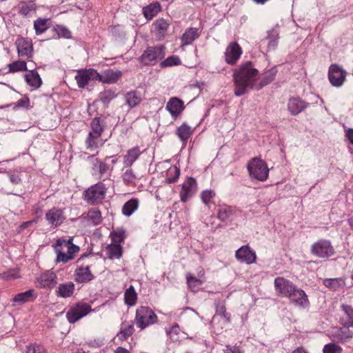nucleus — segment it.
I'll return each mask as SVG.
<instances>
[{
    "label": "nucleus",
    "instance_id": "obj_1",
    "mask_svg": "<svg viewBox=\"0 0 353 353\" xmlns=\"http://www.w3.org/2000/svg\"><path fill=\"white\" fill-rule=\"evenodd\" d=\"M258 74L259 70L254 68L252 62L243 63L233 74L234 94L240 97L245 94L248 88L255 89L256 85L254 82Z\"/></svg>",
    "mask_w": 353,
    "mask_h": 353
},
{
    "label": "nucleus",
    "instance_id": "obj_2",
    "mask_svg": "<svg viewBox=\"0 0 353 353\" xmlns=\"http://www.w3.org/2000/svg\"><path fill=\"white\" fill-rule=\"evenodd\" d=\"M106 191L105 185L102 182H98L83 191V200L90 205H97L105 199Z\"/></svg>",
    "mask_w": 353,
    "mask_h": 353
},
{
    "label": "nucleus",
    "instance_id": "obj_3",
    "mask_svg": "<svg viewBox=\"0 0 353 353\" xmlns=\"http://www.w3.org/2000/svg\"><path fill=\"white\" fill-rule=\"evenodd\" d=\"M248 170L250 176L259 181H264L268 176L269 169L266 163L256 157L248 163Z\"/></svg>",
    "mask_w": 353,
    "mask_h": 353
},
{
    "label": "nucleus",
    "instance_id": "obj_4",
    "mask_svg": "<svg viewBox=\"0 0 353 353\" xmlns=\"http://www.w3.org/2000/svg\"><path fill=\"white\" fill-rule=\"evenodd\" d=\"M157 321V316L148 307L141 306L137 309L134 322L138 327L143 330Z\"/></svg>",
    "mask_w": 353,
    "mask_h": 353
},
{
    "label": "nucleus",
    "instance_id": "obj_5",
    "mask_svg": "<svg viewBox=\"0 0 353 353\" xmlns=\"http://www.w3.org/2000/svg\"><path fill=\"white\" fill-rule=\"evenodd\" d=\"M310 252L315 256L325 259L333 256L335 251L330 241L320 239L311 245Z\"/></svg>",
    "mask_w": 353,
    "mask_h": 353
},
{
    "label": "nucleus",
    "instance_id": "obj_6",
    "mask_svg": "<svg viewBox=\"0 0 353 353\" xmlns=\"http://www.w3.org/2000/svg\"><path fill=\"white\" fill-rule=\"evenodd\" d=\"M91 311V306L85 303L79 302L71 307L66 313L69 323H74Z\"/></svg>",
    "mask_w": 353,
    "mask_h": 353
},
{
    "label": "nucleus",
    "instance_id": "obj_7",
    "mask_svg": "<svg viewBox=\"0 0 353 353\" xmlns=\"http://www.w3.org/2000/svg\"><path fill=\"white\" fill-rule=\"evenodd\" d=\"M347 72L342 66L332 63L328 70V79L334 87H341L346 79Z\"/></svg>",
    "mask_w": 353,
    "mask_h": 353
},
{
    "label": "nucleus",
    "instance_id": "obj_8",
    "mask_svg": "<svg viewBox=\"0 0 353 353\" xmlns=\"http://www.w3.org/2000/svg\"><path fill=\"white\" fill-rule=\"evenodd\" d=\"M163 57V51L160 46H150L140 57V61L145 65H154L159 59Z\"/></svg>",
    "mask_w": 353,
    "mask_h": 353
},
{
    "label": "nucleus",
    "instance_id": "obj_9",
    "mask_svg": "<svg viewBox=\"0 0 353 353\" xmlns=\"http://www.w3.org/2000/svg\"><path fill=\"white\" fill-rule=\"evenodd\" d=\"M197 183L196 179L193 177H188L182 185L180 191V198L183 203L191 198L196 192Z\"/></svg>",
    "mask_w": 353,
    "mask_h": 353
},
{
    "label": "nucleus",
    "instance_id": "obj_10",
    "mask_svg": "<svg viewBox=\"0 0 353 353\" xmlns=\"http://www.w3.org/2000/svg\"><path fill=\"white\" fill-rule=\"evenodd\" d=\"M295 285L288 279L283 277H276L274 279V287L278 294L284 296L289 297L292 290H294Z\"/></svg>",
    "mask_w": 353,
    "mask_h": 353
},
{
    "label": "nucleus",
    "instance_id": "obj_11",
    "mask_svg": "<svg viewBox=\"0 0 353 353\" xmlns=\"http://www.w3.org/2000/svg\"><path fill=\"white\" fill-rule=\"evenodd\" d=\"M236 259L241 263L252 264L256 261L255 252L249 245H243L235 253Z\"/></svg>",
    "mask_w": 353,
    "mask_h": 353
},
{
    "label": "nucleus",
    "instance_id": "obj_12",
    "mask_svg": "<svg viewBox=\"0 0 353 353\" xmlns=\"http://www.w3.org/2000/svg\"><path fill=\"white\" fill-rule=\"evenodd\" d=\"M75 79L78 86L83 88L90 81H97V71L94 69L79 70Z\"/></svg>",
    "mask_w": 353,
    "mask_h": 353
},
{
    "label": "nucleus",
    "instance_id": "obj_13",
    "mask_svg": "<svg viewBox=\"0 0 353 353\" xmlns=\"http://www.w3.org/2000/svg\"><path fill=\"white\" fill-rule=\"evenodd\" d=\"M288 299L296 306L306 307L310 305V301L305 292L296 286H295L294 290H292Z\"/></svg>",
    "mask_w": 353,
    "mask_h": 353
},
{
    "label": "nucleus",
    "instance_id": "obj_14",
    "mask_svg": "<svg viewBox=\"0 0 353 353\" xmlns=\"http://www.w3.org/2000/svg\"><path fill=\"white\" fill-rule=\"evenodd\" d=\"M165 109L174 119H176L185 109L184 103L176 97H171L166 104Z\"/></svg>",
    "mask_w": 353,
    "mask_h": 353
},
{
    "label": "nucleus",
    "instance_id": "obj_15",
    "mask_svg": "<svg viewBox=\"0 0 353 353\" xmlns=\"http://www.w3.org/2000/svg\"><path fill=\"white\" fill-rule=\"evenodd\" d=\"M63 212L57 208H52L46 214V219L51 227L56 228L60 225L65 220Z\"/></svg>",
    "mask_w": 353,
    "mask_h": 353
},
{
    "label": "nucleus",
    "instance_id": "obj_16",
    "mask_svg": "<svg viewBox=\"0 0 353 353\" xmlns=\"http://www.w3.org/2000/svg\"><path fill=\"white\" fill-rule=\"evenodd\" d=\"M121 76L122 73L121 71L108 69L101 74L97 72V81H101L103 83H114L121 77Z\"/></svg>",
    "mask_w": 353,
    "mask_h": 353
},
{
    "label": "nucleus",
    "instance_id": "obj_17",
    "mask_svg": "<svg viewBox=\"0 0 353 353\" xmlns=\"http://www.w3.org/2000/svg\"><path fill=\"white\" fill-rule=\"evenodd\" d=\"M57 276L52 271H46L41 274L38 278L37 281L40 288H52L57 284Z\"/></svg>",
    "mask_w": 353,
    "mask_h": 353
},
{
    "label": "nucleus",
    "instance_id": "obj_18",
    "mask_svg": "<svg viewBox=\"0 0 353 353\" xmlns=\"http://www.w3.org/2000/svg\"><path fill=\"white\" fill-rule=\"evenodd\" d=\"M309 103L299 97H292L288 101V110L292 115H297L307 108Z\"/></svg>",
    "mask_w": 353,
    "mask_h": 353
},
{
    "label": "nucleus",
    "instance_id": "obj_19",
    "mask_svg": "<svg viewBox=\"0 0 353 353\" xmlns=\"http://www.w3.org/2000/svg\"><path fill=\"white\" fill-rule=\"evenodd\" d=\"M74 279L77 283H83L91 281L94 279V275L90 271V266H81L74 271Z\"/></svg>",
    "mask_w": 353,
    "mask_h": 353
},
{
    "label": "nucleus",
    "instance_id": "obj_20",
    "mask_svg": "<svg viewBox=\"0 0 353 353\" xmlns=\"http://www.w3.org/2000/svg\"><path fill=\"white\" fill-rule=\"evenodd\" d=\"M242 49L240 46H228L225 52V61L230 65H234L242 54Z\"/></svg>",
    "mask_w": 353,
    "mask_h": 353
},
{
    "label": "nucleus",
    "instance_id": "obj_21",
    "mask_svg": "<svg viewBox=\"0 0 353 353\" xmlns=\"http://www.w3.org/2000/svg\"><path fill=\"white\" fill-rule=\"evenodd\" d=\"M37 298V294L34 290L30 289L24 292H21L16 294L12 299V301L15 303L16 305H23L28 302H31L35 300Z\"/></svg>",
    "mask_w": 353,
    "mask_h": 353
},
{
    "label": "nucleus",
    "instance_id": "obj_22",
    "mask_svg": "<svg viewBox=\"0 0 353 353\" xmlns=\"http://www.w3.org/2000/svg\"><path fill=\"white\" fill-rule=\"evenodd\" d=\"M19 13L26 17H32L37 12V6L34 1H23L19 3Z\"/></svg>",
    "mask_w": 353,
    "mask_h": 353
},
{
    "label": "nucleus",
    "instance_id": "obj_23",
    "mask_svg": "<svg viewBox=\"0 0 353 353\" xmlns=\"http://www.w3.org/2000/svg\"><path fill=\"white\" fill-rule=\"evenodd\" d=\"M343 314L341 316V323L345 327L353 326V307L343 304L341 306Z\"/></svg>",
    "mask_w": 353,
    "mask_h": 353
},
{
    "label": "nucleus",
    "instance_id": "obj_24",
    "mask_svg": "<svg viewBox=\"0 0 353 353\" xmlns=\"http://www.w3.org/2000/svg\"><path fill=\"white\" fill-rule=\"evenodd\" d=\"M141 154L139 147L136 146L128 150L123 156V167L130 168L133 163L139 159Z\"/></svg>",
    "mask_w": 353,
    "mask_h": 353
},
{
    "label": "nucleus",
    "instance_id": "obj_25",
    "mask_svg": "<svg viewBox=\"0 0 353 353\" xmlns=\"http://www.w3.org/2000/svg\"><path fill=\"white\" fill-rule=\"evenodd\" d=\"M124 98L126 104L130 108H134L139 105L143 100V95L140 91L137 90L128 92Z\"/></svg>",
    "mask_w": 353,
    "mask_h": 353
},
{
    "label": "nucleus",
    "instance_id": "obj_26",
    "mask_svg": "<svg viewBox=\"0 0 353 353\" xmlns=\"http://www.w3.org/2000/svg\"><path fill=\"white\" fill-rule=\"evenodd\" d=\"M75 290V285L72 281L59 284L56 290V295L58 297L68 298L72 296Z\"/></svg>",
    "mask_w": 353,
    "mask_h": 353
},
{
    "label": "nucleus",
    "instance_id": "obj_27",
    "mask_svg": "<svg viewBox=\"0 0 353 353\" xmlns=\"http://www.w3.org/2000/svg\"><path fill=\"white\" fill-rule=\"evenodd\" d=\"M134 321H125L121 324L120 331L117 334V337L121 341H125L130 337L134 332Z\"/></svg>",
    "mask_w": 353,
    "mask_h": 353
},
{
    "label": "nucleus",
    "instance_id": "obj_28",
    "mask_svg": "<svg viewBox=\"0 0 353 353\" xmlns=\"http://www.w3.org/2000/svg\"><path fill=\"white\" fill-rule=\"evenodd\" d=\"M169 26L168 21L163 18L157 19L153 23L156 35L159 39L165 37Z\"/></svg>",
    "mask_w": 353,
    "mask_h": 353
},
{
    "label": "nucleus",
    "instance_id": "obj_29",
    "mask_svg": "<svg viewBox=\"0 0 353 353\" xmlns=\"http://www.w3.org/2000/svg\"><path fill=\"white\" fill-rule=\"evenodd\" d=\"M101 136H97L89 132L85 141L86 148L90 151H94L103 145L101 139Z\"/></svg>",
    "mask_w": 353,
    "mask_h": 353
},
{
    "label": "nucleus",
    "instance_id": "obj_30",
    "mask_svg": "<svg viewBox=\"0 0 353 353\" xmlns=\"http://www.w3.org/2000/svg\"><path fill=\"white\" fill-rule=\"evenodd\" d=\"M276 73L277 70L275 68H272L263 73L259 83L256 85L255 90H260L273 81L275 79Z\"/></svg>",
    "mask_w": 353,
    "mask_h": 353
},
{
    "label": "nucleus",
    "instance_id": "obj_31",
    "mask_svg": "<svg viewBox=\"0 0 353 353\" xmlns=\"http://www.w3.org/2000/svg\"><path fill=\"white\" fill-rule=\"evenodd\" d=\"M25 79L28 84L34 89L39 88L42 83L39 74L34 70H30L28 73L26 74Z\"/></svg>",
    "mask_w": 353,
    "mask_h": 353
},
{
    "label": "nucleus",
    "instance_id": "obj_32",
    "mask_svg": "<svg viewBox=\"0 0 353 353\" xmlns=\"http://www.w3.org/2000/svg\"><path fill=\"white\" fill-rule=\"evenodd\" d=\"M161 10V4L159 2L151 3L143 8V14L146 19L151 20Z\"/></svg>",
    "mask_w": 353,
    "mask_h": 353
},
{
    "label": "nucleus",
    "instance_id": "obj_33",
    "mask_svg": "<svg viewBox=\"0 0 353 353\" xmlns=\"http://www.w3.org/2000/svg\"><path fill=\"white\" fill-rule=\"evenodd\" d=\"M192 132L193 131L191 128L186 123H183L181 125L177 128L176 134L184 144H186V142L190 137Z\"/></svg>",
    "mask_w": 353,
    "mask_h": 353
},
{
    "label": "nucleus",
    "instance_id": "obj_34",
    "mask_svg": "<svg viewBox=\"0 0 353 353\" xmlns=\"http://www.w3.org/2000/svg\"><path fill=\"white\" fill-rule=\"evenodd\" d=\"M50 19H43L39 17L34 21V29L37 35L45 32L50 27Z\"/></svg>",
    "mask_w": 353,
    "mask_h": 353
},
{
    "label": "nucleus",
    "instance_id": "obj_35",
    "mask_svg": "<svg viewBox=\"0 0 353 353\" xmlns=\"http://www.w3.org/2000/svg\"><path fill=\"white\" fill-rule=\"evenodd\" d=\"M139 201L137 198H133L124 203L122 208V212L126 216H131L138 208Z\"/></svg>",
    "mask_w": 353,
    "mask_h": 353
},
{
    "label": "nucleus",
    "instance_id": "obj_36",
    "mask_svg": "<svg viewBox=\"0 0 353 353\" xmlns=\"http://www.w3.org/2000/svg\"><path fill=\"white\" fill-rule=\"evenodd\" d=\"M234 210L228 205L221 206L218 209L217 217L218 219L224 222L231 219L234 214Z\"/></svg>",
    "mask_w": 353,
    "mask_h": 353
},
{
    "label": "nucleus",
    "instance_id": "obj_37",
    "mask_svg": "<svg viewBox=\"0 0 353 353\" xmlns=\"http://www.w3.org/2000/svg\"><path fill=\"white\" fill-rule=\"evenodd\" d=\"M122 252V247L120 244L112 243L106 248L108 257L110 259L121 258Z\"/></svg>",
    "mask_w": 353,
    "mask_h": 353
},
{
    "label": "nucleus",
    "instance_id": "obj_38",
    "mask_svg": "<svg viewBox=\"0 0 353 353\" xmlns=\"http://www.w3.org/2000/svg\"><path fill=\"white\" fill-rule=\"evenodd\" d=\"M199 37V29L196 28H190L185 30L181 37V40L183 44H191Z\"/></svg>",
    "mask_w": 353,
    "mask_h": 353
},
{
    "label": "nucleus",
    "instance_id": "obj_39",
    "mask_svg": "<svg viewBox=\"0 0 353 353\" xmlns=\"http://www.w3.org/2000/svg\"><path fill=\"white\" fill-rule=\"evenodd\" d=\"M91 130L89 132L97 136H101L104 131L103 121L101 117H94L90 123Z\"/></svg>",
    "mask_w": 353,
    "mask_h": 353
},
{
    "label": "nucleus",
    "instance_id": "obj_40",
    "mask_svg": "<svg viewBox=\"0 0 353 353\" xmlns=\"http://www.w3.org/2000/svg\"><path fill=\"white\" fill-rule=\"evenodd\" d=\"M117 96V94L115 90L112 89H105L99 93V100L103 104V105L107 107L110 101L116 98Z\"/></svg>",
    "mask_w": 353,
    "mask_h": 353
},
{
    "label": "nucleus",
    "instance_id": "obj_41",
    "mask_svg": "<svg viewBox=\"0 0 353 353\" xmlns=\"http://www.w3.org/2000/svg\"><path fill=\"white\" fill-rule=\"evenodd\" d=\"M216 314L224 319L226 323L231 322V315L226 312L225 304L223 301H219L215 304Z\"/></svg>",
    "mask_w": 353,
    "mask_h": 353
},
{
    "label": "nucleus",
    "instance_id": "obj_42",
    "mask_svg": "<svg viewBox=\"0 0 353 353\" xmlns=\"http://www.w3.org/2000/svg\"><path fill=\"white\" fill-rule=\"evenodd\" d=\"M125 303L128 306H133L136 304L137 294L132 285H130L124 293Z\"/></svg>",
    "mask_w": 353,
    "mask_h": 353
},
{
    "label": "nucleus",
    "instance_id": "obj_43",
    "mask_svg": "<svg viewBox=\"0 0 353 353\" xmlns=\"http://www.w3.org/2000/svg\"><path fill=\"white\" fill-rule=\"evenodd\" d=\"M167 177L165 181L167 183H172L177 181L180 175V169L176 166H171L166 171Z\"/></svg>",
    "mask_w": 353,
    "mask_h": 353
},
{
    "label": "nucleus",
    "instance_id": "obj_44",
    "mask_svg": "<svg viewBox=\"0 0 353 353\" xmlns=\"http://www.w3.org/2000/svg\"><path fill=\"white\" fill-rule=\"evenodd\" d=\"M92 169L99 172V177L101 178L109 170V166L99 159H94L92 163Z\"/></svg>",
    "mask_w": 353,
    "mask_h": 353
},
{
    "label": "nucleus",
    "instance_id": "obj_45",
    "mask_svg": "<svg viewBox=\"0 0 353 353\" xmlns=\"http://www.w3.org/2000/svg\"><path fill=\"white\" fill-rule=\"evenodd\" d=\"M122 179L125 185H131L135 184L137 176L134 171L130 168L123 174Z\"/></svg>",
    "mask_w": 353,
    "mask_h": 353
},
{
    "label": "nucleus",
    "instance_id": "obj_46",
    "mask_svg": "<svg viewBox=\"0 0 353 353\" xmlns=\"http://www.w3.org/2000/svg\"><path fill=\"white\" fill-rule=\"evenodd\" d=\"M33 46H17L19 56L30 59L32 56Z\"/></svg>",
    "mask_w": 353,
    "mask_h": 353
},
{
    "label": "nucleus",
    "instance_id": "obj_47",
    "mask_svg": "<svg viewBox=\"0 0 353 353\" xmlns=\"http://www.w3.org/2000/svg\"><path fill=\"white\" fill-rule=\"evenodd\" d=\"M186 279L187 284L192 291H195L203 283L201 280L192 276L190 274H187Z\"/></svg>",
    "mask_w": 353,
    "mask_h": 353
},
{
    "label": "nucleus",
    "instance_id": "obj_48",
    "mask_svg": "<svg viewBox=\"0 0 353 353\" xmlns=\"http://www.w3.org/2000/svg\"><path fill=\"white\" fill-rule=\"evenodd\" d=\"M10 72H17L27 70L26 62L17 61L8 65Z\"/></svg>",
    "mask_w": 353,
    "mask_h": 353
},
{
    "label": "nucleus",
    "instance_id": "obj_49",
    "mask_svg": "<svg viewBox=\"0 0 353 353\" xmlns=\"http://www.w3.org/2000/svg\"><path fill=\"white\" fill-rule=\"evenodd\" d=\"M181 61L177 56H170L160 63L161 68L171 67L180 65Z\"/></svg>",
    "mask_w": 353,
    "mask_h": 353
},
{
    "label": "nucleus",
    "instance_id": "obj_50",
    "mask_svg": "<svg viewBox=\"0 0 353 353\" xmlns=\"http://www.w3.org/2000/svg\"><path fill=\"white\" fill-rule=\"evenodd\" d=\"M26 353H47V351L41 344L31 343L26 346Z\"/></svg>",
    "mask_w": 353,
    "mask_h": 353
},
{
    "label": "nucleus",
    "instance_id": "obj_51",
    "mask_svg": "<svg viewBox=\"0 0 353 353\" xmlns=\"http://www.w3.org/2000/svg\"><path fill=\"white\" fill-rule=\"evenodd\" d=\"M342 280L339 278L326 279L323 281V284L333 290H336L341 285Z\"/></svg>",
    "mask_w": 353,
    "mask_h": 353
},
{
    "label": "nucleus",
    "instance_id": "obj_52",
    "mask_svg": "<svg viewBox=\"0 0 353 353\" xmlns=\"http://www.w3.org/2000/svg\"><path fill=\"white\" fill-rule=\"evenodd\" d=\"M57 252V262L67 263L70 260L74 259L73 256H70L68 254V252H63L61 250L59 249V247L54 246Z\"/></svg>",
    "mask_w": 353,
    "mask_h": 353
},
{
    "label": "nucleus",
    "instance_id": "obj_53",
    "mask_svg": "<svg viewBox=\"0 0 353 353\" xmlns=\"http://www.w3.org/2000/svg\"><path fill=\"white\" fill-rule=\"evenodd\" d=\"M112 241L113 243L120 244L124 241L125 231L123 230H118L111 233Z\"/></svg>",
    "mask_w": 353,
    "mask_h": 353
},
{
    "label": "nucleus",
    "instance_id": "obj_54",
    "mask_svg": "<svg viewBox=\"0 0 353 353\" xmlns=\"http://www.w3.org/2000/svg\"><path fill=\"white\" fill-rule=\"evenodd\" d=\"M88 216L94 225H98L101 221V214L99 210H89Z\"/></svg>",
    "mask_w": 353,
    "mask_h": 353
},
{
    "label": "nucleus",
    "instance_id": "obj_55",
    "mask_svg": "<svg viewBox=\"0 0 353 353\" xmlns=\"http://www.w3.org/2000/svg\"><path fill=\"white\" fill-rule=\"evenodd\" d=\"M323 353H341L342 348L335 343L326 344L323 349Z\"/></svg>",
    "mask_w": 353,
    "mask_h": 353
},
{
    "label": "nucleus",
    "instance_id": "obj_56",
    "mask_svg": "<svg viewBox=\"0 0 353 353\" xmlns=\"http://www.w3.org/2000/svg\"><path fill=\"white\" fill-rule=\"evenodd\" d=\"M279 39V31L278 28L275 27L272 28L271 30L268 32V36L266 37V40L269 43V44L276 43Z\"/></svg>",
    "mask_w": 353,
    "mask_h": 353
},
{
    "label": "nucleus",
    "instance_id": "obj_57",
    "mask_svg": "<svg viewBox=\"0 0 353 353\" xmlns=\"http://www.w3.org/2000/svg\"><path fill=\"white\" fill-rule=\"evenodd\" d=\"M179 331L180 328L178 324H174L167 331V334L172 341H177L179 339L178 334H179Z\"/></svg>",
    "mask_w": 353,
    "mask_h": 353
},
{
    "label": "nucleus",
    "instance_id": "obj_58",
    "mask_svg": "<svg viewBox=\"0 0 353 353\" xmlns=\"http://www.w3.org/2000/svg\"><path fill=\"white\" fill-rule=\"evenodd\" d=\"M215 196V193L212 190H204L201 192V198L202 201L208 205L210 202L211 199Z\"/></svg>",
    "mask_w": 353,
    "mask_h": 353
},
{
    "label": "nucleus",
    "instance_id": "obj_59",
    "mask_svg": "<svg viewBox=\"0 0 353 353\" xmlns=\"http://www.w3.org/2000/svg\"><path fill=\"white\" fill-rule=\"evenodd\" d=\"M55 30L59 37L70 38L71 37V32L64 26H57Z\"/></svg>",
    "mask_w": 353,
    "mask_h": 353
},
{
    "label": "nucleus",
    "instance_id": "obj_60",
    "mask_svg": "<svg viewBox=\"0 0 353 353\" xmlns=\"http://www.w3.org/2000/svg\"><path fill=\"white\" fill-rule=\"evenodd\" d=\"M72 241H73V238L72 237H70L68 239H59L57 241L55 245H56L57 247H61V250H63V249L67 248L69 245H74L72 243Z\"/></svg>",
    "mask_w": 353,
    "mask_h": 353
},
{
    "label": "nucleus",
    "instance_id": "obj_61",
    "mask_svg": "<svg viewBox=\"0 0 353 353\" xmlns=\"http://www.w3.org/2000/svg\"><path fill=\"white\" fill-rule=\"evenodd\" d=\"M30 107V99L28 97H23L15 103L14 108H28Z\"/></svg>",
    "mask_w": 353,
    "mask_h": 353
},
{
    "label": "nucleus",
    "instance_id": "obj_62",
    "mask_svg": "<svg viewBox=\"0 0 353 353\" xmlns=\"http://www.w3.org/2000/svg\"><path fill=\"white\" fill-rule=\"evenodd\" d=\"M223 353H243V352L239 346L227 345L223 350Z\"/></svg>",
    "mask_w": 353,
    "mask_h": 353
},
{
    "label": "nucleus",
    "instance_id": "obj_63",
    "mask_svg": "<svg viewBox=\"0 0 353 353\" xmlns=\"http://www.w3.org/2000/svg\"><path fill=\"white\" fill-rule=\"evenodd\" d=\"M67 250L68 254L70 256H73L75 253H77L79 251V247L76 245H69L65 248Z\"/></svg>",
    "mask_w": 353,
    "mask_h": 353
},
{
    "label": "nucleus",
    "instance_id": "obj_64",
    "mask_svg": "<svg viewBox=\"0 0 353 353\" xmlns=\"http://www.w3.org/2000/svg\"><path fill=\"white\" fill-rule=\"evenodd\" d=\"M346 137H347V139H349L350 143L353 145V129L352 128H350L347 130V132L346 133Z\"/></svg>",
    "mask_w": 353,
    "mask_h": 353
}]
</instances>
